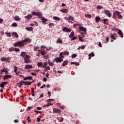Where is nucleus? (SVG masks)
<instances>
[{"label": "nucleus", "instance_id": "1", "mask_svg": "<svg viewBox=\"0 0 124 124\" xmlns=\"http://www.w3.org/2000/svg\"><path fill=\"white\" fill-rule=\"evenodd\" d=\"M28 41H30V39L25 38L24 40H22V41H18V42H16L15 44H14L13 46L14 47H18L19 45H26Z\"/></svg>", "mask_w": 124, "mask_h": 124}, {"label": "nucleus", "instance_id": "22", "mask_svg": "<svg viewBox=\"0 0 124 124\" xmlns=\"http://www.w3.org/2000/svg\"><path fill=\"white\" fill-rule=\"evenodd\" d=\"M23 80H21V81L20 82H18L16 84V85L18 86V87H19V88H21V87H22V86H23Z\"/></svg>", "mask_w": 124, "mask_h": 124}, {"label": "nucleus", "instance_id": "57", "mask_svg": "<svg viewBox=\"0 0 124 124\" xmlns=\"http://www.w3.org/2000/svg\"><path fill=\"white\" fill-rule=\"evenodd\" d=\"M102 6H100V5H99V6H97V8L98 9H102Z\"/></svg>", "mask_w": 124, "mask_h": 124}, {"label": "nucleus", "instance_id": "21", "mask_svg": "<svg viewBox=\"0 0 124 124\" xmlns=\"http://www.w3.org/2000/svg\"><path fill=\"white\" fill-rule=\"evenodd\" d=\"M60 11L62 13H67V12H68V9H63L61 10Z\"/></svg>", "mask_w": 124, "mask_h": 124}, {"label": "nucleus", "instance_id": "26", "mask_svg": "<svg viewBox=\"0 0 124 124\" xmlns=\"http://www.w3.org/2000/svg\"><path fill=\"white\" fill-rule=\"evenodd\" d=\"M95 22L96 23H98L99 21H100V17L99 16H96L95 18Z\"/></svg>", "mask_w": 124, "mask_h": 124}, {"label": "nucleus", "instance_id": "49", "mask_svg": "<svg viewBox=\"0 0 124 124\" xmlns=\"http://www.w3.org/2000/svg\"><path fill=\"white\" fill-rule=\"evenodd\" d=\"M17 70H18V67L15 66L14 72H17Z\"/></svg>", "mask_w": 124, "mask_h": 124}, {"label": "nucleus", "instance_id": "17", "mask_svg": "<svg viewBox=\"0 0 124 124\" xmlns=\"http://www.w3.org/2000/svg\"><path fill=\"white\" fill-rule=\"evenodd\" d=\"M25 68H26V69H31L32 68V65L30 64L26 65Z\"/></svg>", "mask_w": 124, "mask_h": 124}, {"label": "nucleus", "instance_id": "58", "mask_svg": "<svg viewBox=\"0 0 124 124\" xmlns=\"http://www.w3.org/2000/svg\"><path fill=\"white\" fill-rule=\"evenodd\" d=\"M46 48V46H41V49H45Z\"/></svg>", "mask_w": 124, "mask_h": 124}, {"label": "nucleus", "instance_id": "39", "mask_svg": "<svg viewBox=\"0 0 124 124\" xmlns=\"http://www.w3.org/2000/svg\"><path fill=\"white\" fill-rule=\"evenodd\" d=\"M6 58L5 57H1L0 58V61L1 62H5Z\"/></svg>", "mask_w": 124, "mask_h": 124}, {"label": "nucleus", "instance_id": "28", "mask_svg": "<svg viewBox=\"0 0 124 124\" xmlns=\"http://www.w3.org/2000/svg\"><path fill=\"white\" fill-rule=\"evenodd\" d=\"M74 31H72L71 32L70 34L69 35V38H72V37H73L74 36Z\"/></svg>", "mask_w": 124, "mask_h": 124}, {"label": "nucleus", "instance_id": "15", "mask_svg": "<svg viewBox=\"0 0 124 124\" xmlns=\"http://www.w3.org/2000/svg\"><path fill=\"white\" fill-rule=\"evenodd\" d=\"M108 20L109 19L106 18L103 19L104 25H109V21H108Z\"/></svg>", "mask_w": 124, "mask_h": 124}, {"label": "nucleus", "instance_id": "24", "mask_svg": "<svg viewBox=\"0 0 124 124\" xmlns=\"http://www.w3.org/2000/svg\"><path fill=\"white\" fill-rule=\"evenodd\" d=\"M26 30H27V31H33V28L32 27H27L26 28Z\"/></svg>", "mask_w": 124, "mask_h": 124}, {"label": "nucleus", "instance_id": "13", "mask_svg": "<svg viewBox=\"0 0 124 124\" xmlns=\"http://www.w3.org/2000/svg\"><path fill=\"white\" fill-rule=\"evenodd\" d=\"M23 80L24 81H27V80H32V77L31 76L26 77L24 78Z\"/></svg>", "mask_w": 124, "mask_h": 124}, {"label": "nucleus", "instance_id": "9", "mask_svg": "<svg viewBox=\"0 0 124 124\" xmlns=\"http://www.w3.org/2000/svg\"><path fill=\"white\" fill-rule=\"evenodd\" d=\"M71 29L67 28V27H64L63 29H62V31H63L64 32H71Z\"/></svg>", "mask_w": 124, "mask_h": 124}, {"label": "nucleus", "instance_id": "4", "mask_svg": "<svg viewBox=\"0 0 124 124\" xmlns=\"http://www.w3.org/2000/svg\"><path fill=\"white\" fill-rule=\"evenodd\" d=\"M31 59V56L30 55H26L24 58V62L26 63H31V61L30 60Z\"/></svg>", "mask_w": 124, "mask_h": 124}, {"label": "nucleus", "instance_id": "42", "mask_svg": "<svg viewBox=\"0 0 124 124\" xmlns=\"http://www.w3.org/2000/svg\"><path fill=\"white\" fill-rule=\"evenodd\" d=\"M71 57L73 59H74V58H76V57H77V54H73V55H72Z\"/></svg>", "mask_w": 124, "mask_h": 124}, {"label": "nucleus", "instance_id": "27", "mask_svg": "<svg viewBox=\"0 0 124 124\" xmlns=\"http://www.w3.org/2000/svg\"><path fill=\"white\" fill-rule=\"evenodd\" d=\"M53 19H54V20H56V21H60V20H61V18L58 16H53Z\"/></svg>", "mask_w": 124, "mask_h": 124}, {"label": "nucleus", "instance_id": "55", "mask_svg": "<svg viewBox=\"0 0 124 124\" xmlns=\"http://www.w3.org/2000/svg\"><path fill=\"white\" fill-rule=\"evenodd\" d=\"M111 39H113L114 40H115L116 39V38L115 37V36H114V35H112L111 36Z\"/></svg>", "mask_w": 124, "mask_h": 124}, {"label": "nucleus", "instance_id": "2", "mask_svg": "<svg viewBox=\"0 0 124 124\" xmlns=\"http://www.w3.org/2000/svg\"><path fill=\"white\" fill-rule=\"evenodd\" d=\"M54 62H56L57 63H59V62H63V58L60 56L59 57H56L53 60Z\"/></svg>", "mask_w": 124, "mask_h": 124}, {"label": "nucleus", "instance_id": "25", "mask_svg": "<svg viewBox=\"0 0 124 124\" xmlns=\"http://www.w3.org/2000/svg\"><path fill=\"white\" fill-rule=\"evenodd\" d=\"M14 19L15 21H21V18L18 16H15Z\"/></svg>", "mask_w": 124, "mask_h": 124}, {"label": "nucleus", "instance_id": "8", "mask_svg": "<svg viewBox=\"0 0 124 124\" xmlns=\"http://www.w3.org/2000/svg\"><path fill=\"white\" fill-rule=\"evenodd\" d=\"M38 53H40L42 56H45L47 54V51L45 50L40 49L38 51Z\"/></svg>", "mask_w": 124, "mask_h": 124}, {"label": "nucleus", "instance_id": "23", "mask_svg": "<svg viewBox=\"0 0 124 124\" xmlns=\"http://www.w3.org/2000/svg\"><path fill=\"white\" fill-rule=\"evenodd\" d=\"M36 16H38L39 18H41L42 17V14L40 12H38Z\"/></svg>", "mask_w": 124, "mask_h": 124}, {"label": "nucleus", "instance_id": "45", "mask_svg": "<svg viewBox=\"0 0 124 124\" xmlns=\"http://www.w3.org/2000/svg\"><path fill=\"white\" fill-rule=\"evenodd\" d=\"M54 25H55V23H54L49 24V28H52V27H53V26H54Z\"/></svg>", "mask_w": 124, "mask_h": 124}, {"label": "nucleus", "instance_id": "19", "mask_svg": "<svg viewBox=\"0 0 124 124\" xmlns=\"http://www.w3.org/2000/svg\"><path fill=\"white\" fill-rule=\"evenodd\" d=\"M118 34L119 35H120L121 38H123L124 37V33H123V31H122V30H119L118 31Z\"/></svg>", "mask_w": 124, "mask_h": 124}, {"label": "nucleus", "instance_id": "35", "mask_svg": "<svg viewBox=\"0 0 124 124\" xmlns=\"http://www.w3.org/2000/svg\"><path fill=\"white\" fill-rule=\"evenodd\" d=\"M57 43H60L61 44H62V40L58 39H57V41H56Z\"/></svg>", "mask_w": 124, "mask_h": 124}, {"label": "nucleus", "instance_id": "64", "mask_svg": "<svg viewBox=\"0 0 124 124\" xmlns=\"http://www.w3.org/2000/svg\"><path fill=\"white\" fill-rule=\"evenodd\" d=\"M37 86L38 87H40V86H41V82H38L37 83Z\"/></svg>", "mask_w": 124, "mask_h": 124}, {"label": "nucleus", "instance_id": "47", "mask_svg": "<svg viewBox=\"0 0 124 124\" xmlns=\"http://www.w3.org/2000/svg\"><path fill=\"white\" fill-rule=\"evenodd\" d=\"M72 39H71V41H73V40H76V39H77V37L74 36L72 38H71Z\"/></svg>", "mask_w": 124, "mask_h": 124}, {"label": "nucleus", "instance_id": "37", "mask_svg": "<svg viewBox=\"0 0 124 124\" xmlns=\"http://www.w3.org/2000/svg\"><path fill=\"white\" fill-rule=\"evenodd\" d=\"M14 50H15V48L13 47H11L9 49V51H10V52H13Z\"/></svg>", "mask_w": 124, "mask_h": 124}, {"label": "nucleus", "instance_id": "59", "mask_svg": "<svg viewBox=\"0 0 124 124\" xmlns=\"http://www.w3.org/2000/svg\"><path fill=\"white\" fill-rule=\"evenodd\" d=\"M47 94H48L49 97H50L51 96V92H50V91L48 92Z\"/></svg>", "mask_w": 124, "mask_h": 124}, {"label": "nucleus", "instance_id": "56", "mask_svg": "<svg viewBox=\"0 0 124 124\" xmlns=\"http://www.w3.org/2000/svg\"><path fill=\"white\" fill-rule=\"evenodd\" d=\"M0 87L1 88H4V85L3 84V82L0 84Z\"/></svg>", "mask_w": 124, "mask_h": 124}, {"label": "nucleus", "instance_id": "5", "mask_svg": "<svg viewBox=\"0 0 124 124\" xmlns=\"http://www.w3.org/2000/svg\"><path fill=\"white\" fill-rule=\"evenodd\" d=\"M122 13L120 12L119 11H116L115 12L113 13V19H117L118 16H119V14H121Z\"/></svg>", "mask_w": 124, "mask_h": 124}, {"label": "nucleus", "instance_id": "16", "mask_svg": "<svg viewBox=\"0 0 124 124\" xmlns=\"http://www.w3.org/2000/svg\"><path fill=\"white\" fill-rule=\"evenodd\" d=\"M25 18L27 19V20H30V19H31L32 18V16L31 14H29L28 16H25Z\"/></svg>", "mask_w": 124, "mask_h": 124}, {"label": "nucleus", "instance_id": "33", "mask_svg": "<svg viewBox=\"0 0 124 124\" xmlns=\"http://www.w3.org/2000/svg\"><path fill=\"white\" fill-rule=\"evenodd\" d=\"M5 33L7 35V37H11V33L10 32H6Z\"/></svg>", "mask_w": 124, "mask_h": 124}, {"label": "nucleus", "instance_id": "31", "mask_svg": "<svg viewBox=\"0 0 124 124\" xmlns=\"http://www.w3.org/2000/svg\"><path fill=\"white\" fill-rule=\"evenodd\" d=\"M41 20H43V23H45L46 22H47L48 19H47L46 18H44V17H42L41 18Z\"/></svg>", "mask_w": 124, "mask_h": 124}, {"label": "nucleus", "instance_id": "6", "mask_svg": "<svg viewBox=\"0 0 124 124\" xmlns=\"http://www.w3.org/2000/svg\"><path fill=\"white\" fill-rule=\"evenodd\" d=\"M104 13L107 15V16H108L109 18L112 17V14L110 12V11L108 10H105Z\"/></svg>", "mask_w": 124, "mask_h": 124}, {"label": "nucleus", "instance_id": "54", "mask_svg": "<svg viewBox=\"0 0 124 124\" xmlns=\"http://www.w3.org/2000/svg\"><path fill=\"white\" fill-rule=\"evenodd\" d=\"M13 27H17L18 25H17V23H14L12 24Z\"/></svg>", "mask_w": 124, "mask_h": 124}, {"label": "nucleus", "instance_id": "48", "mask_svg": "<svg viewBox=\"0 0 124 124\" xmlns=\"http://www.w3.org/2000/svg\"><path fill=\"white\" fill-rule=\"evenodd\" d=\"M48 64L50 66H53V65H54V62H48Z\"/></svg>", "mask_w": 124, "mask_h": 124}, {"label": "nucleus", "instance_id": "11", "mask_svg": "<svg viewBox=\"0 0 124 124\" xmlns=\"http://www.w3.org/2000/svg\"><path fill=\"white\" fill-rule=\"evenodd\" d=\"M21 83H23V84L24 85V86H31V82H30V81H24L22 80Z\"/></svg>", "mask_w": 124, "mask_h": 124}, {"label": "nucleus", "instance_id": "14", "mask_svg": "<svg viewBox=\"0 0 124 124\" xmlns=\"http://www.w3.org/2000/svg\"><path fill=\"white\" fill-rule=\"evenodd\" d=\"M68 62H69L68 61H64L62 62V66H63V67H64V66H66V65H67V64H68Z\"/></svg>", "mask_w": 124, "mask_h": 124}, {"label": "nucleus", "instance_id": "53", "mask_svg": "<svg viewBox=\"0 0 124 124\" xmlns=\"http://www.w3.org/2000/svg\"><path fill=\"white\" fill-rule=\"evenodd\" d=\"M86 48V46L84 45H83L82 46H80V49H82V50H84Z\"/></svg>", "mask_w": 124, "mask_h": 124}, {"label": "nucleus", "instance_id": "61", "mask_svg": "<svg viewBox=\"0 0 124 124\" xmlns=\"http://www.w3.org/2000/svg\"><path fill=\"white\" fill-rule=\"evenodd\" d=\"M34 112H35V113H39V114H41V113H42V112H41V111H37L35 110H34Z\"/></svg>", "mask_w": 124, "mask_h": 124}, {"label": "nucleus", "instance_id": "29", "mask_svg": "<svg viewBox=\"0 0 124 124\" xmlns=\"http://www.w3.org/2000/svg\"><path fill=\"white\" fill-rule=\"evenodd\" d=\"M37 65L39 67H40L41 66H43V63L42 62H38L37 63Z\"/></svg>", "mask_w": 124, "mask_h": 124}, {"label": "nucleus", "instance_id": "38", "mask_svg": "<svg viewBox=\"0 0 124 124\" xmlns=\"http://www.w3.org/2000/svg\"><path fill=\"white\" fill-rule=\"evenodd\" d=\"M78 39H79V41H80L81 42H84V40H83V37H78Z\"/></svg>", "mask_w": 124, "mask_h": 124}, {"label": "nucleus", "instance_id": "63", "mask_svg": "<svg viewBox=\"0 0 124 124\" xmlns=\"http://www.w3.org/2000/svg\"><path fill=\"white\" fill-rule=\"evenodd\" d=\"M59 122H60V123L63 122V118L62 117H61V121H59Z\"/></svg>", "mask_w": 124, "mask_h": 124}, {"label": "nucleus", "instance_id": "43", "mask_svg": "<svg viewBox=\"0 0 124 124\" xmlns=\"http://www.w3.org/2000/svg\"><path fill=\"white\" fill-rule=\"evenodd\" d=\"M50 69H51V68L49 66L45 68V70H50Z\"/></svg>", "mask_w": 124, "mask_h": 124}, {"label": "nucleus", "instance_id": "60", "mask_svg": "<svg viewBox=\"0 0 124 124\" xmlns=\"http://www.w3.org/2000/svg\"><path fill=\"white\" fill-rule=\"evenodd\" d=\"M46 87V85L44 84L42 86H41L40 89H44V88H45Z\"/></svg>", "mask_w": 124, "mask_h": 124}, {"label": "nucleus", "instance_id": "62", "mask_svg": "<svg viewBox=\"0 0 124 124\" xmlns=\"http://www.w3.org/2000/svg\"><path fill=\"white\" fill-rule=\"evenodd\" d=\"M37 121L38 122H40V121H41V119H40V118L37 117Z\"/></svg>", "mask_w": 124, "mask_h": 124}, {"label": "nucleus", "instance_id": "32", "mask_svg": "<svg viewBox=\"0 0 124 124\" xmlns=\"http://www.w3.org/2000/svg\"><path fill=\"white\" fill-rule=\"evenodd\" d=\"M10 60L11 58L10 57H8L7 58H6V60H5V62H10Z\"/></svg>", "mask_w": 124, "mask_h": 124}, {"label": "nucleus", "instance_id": "41", "mask_svg": "<svg viewBox=\"0 0 124 124\" xmlns=\"http://www.w3.org/2000/svg\"><path fill=\"white\" fill-rule=\"evenodd\" d=\"M85 17H88L89 19H91V18H92V15L90 14L85 15Z\"/></svg>", "mask_w": 124, "mask_h": 124}, {"label": "nucleus", "instance_id": "12", "mask_svg": "<svg viewBox=\"0 0 124 124\" xmlns=\"http://www.w3.org/2000/svg\"><path fill=\"white\" fill-rule=\"evenodd\" d=\"M79 30H80L81 31H84L85 32V34H87V29L82 27V26H79Z\"/></svg>", "mask_w": 124, "mask_h": 124}, {"label": "nucleus", "instance_id": "30", "mask_svg": "<svg viewBox=\"0 0 124 124\" xmlns=\"http://www.w3.org/2000/svg\"><path fill=\"white\" fill-rule=\"evenodd\" d=\"M1 72H5V74H8V71L5 69H2L0 70Z\"/></svg>", "mask_w": 124, "mask_h": 124}, {"label": "nucleus", "instance_id": "7", "mask_svg": "<svg viewBox=\"0 0 124 124\" xmlns=\"http://www.w3.org/2000/svg\"><path fill=\"white\" fill-rule=\"evenodd\" d=\"M61 113H62V111L60 109L57 108H53V114H61Z\"/></svg>", "mask_w": 124, "mask_h": 124}, {"label": "nucleus", "instance_id": "34", "mask_svg": "<svg viewBox=\"0 0 124 124\" xmlns=\"http://www.w3.org/2000/svg\"><path fill=\"white\" fill-rule=\"evenodd\" d=\"M68 19H69V21L70 20H72V21H73L74 20V17L72 16H70V15H69L68 16Z\"/></svg>", "mask_w": 124, "mask_h": 124}, {"label": "nucleus", "instance_id": "10", "mask_svg": "<svg viewBox=\"0 0 124 124\" xmlns=\"http://www.w3.org/2000/svg\"><path fill=\"white\" fill-rule=\"evenodd\" d=\"M12 78V76L11 75H6L3 77V79L5 81V80H7V79H9Z\"/></svg>", "mask_w": 124, "mask_h": 124}, {"label": "nucleus", "instance_id": "3", "mask_svg": "<svg viewBox=\"0 0 124 124\" xmlns=\"http://www.w3.org/2000/svg\"><path fill=\"white\" fill-rule=\"evenodd\" d=\"M69 55V52L65 51L64 52H62L59 54V57H61L62 59H64V56H68Z\"/></svg>", "mask_w": 124, "mask_h": 124}, {"label": "nucleus", "instance_id": "18", "mask_svg": "<svg viewBox=\"0 0 124 124\" xmlns=\"http://www.w3.org/2000/svg\"><path fill=\"white\" fill-rule=\"evenodd\" d=\"M12 36H15L16 38H18L19 37V35H18V34L16 32H14L12 33Z\"/></svg>", "mask_w": 124, "mask_h": 124}, {"label": "nucleus", "instance_id": "52", "mask_svg": "<svg viewBox=\"0 0 124 124\" xmlns=\"http://www.w3.org/2000/svg\"><path fill=\"white\" fill-rule=\"evenodd\" d=\"M112 31H118V29L116 28V27H113L112 28Z\"/></svg>", "mask_w": 124, "mask_h": 124}, {"label": "nucleus", "instance_id": "40", "mask_svg": "<svg viewBox=\"0 0 124 124\" xmlns=\"http://www.w3.org/2000/svg\"><path fill=\"white\" fill-rule=\"evenodd\" d=\"M47 65V62H44V65L42 66V68H44L45 67H46Z\"/></svg>", "mask_w": 124, "mask_h": 124}, {"label": "nucleus", "instance_id": "20", "mask_svg": "<svg viewBox=\"0 0 124 124\" xmlns=\"http://www.w3.org/2000/svg\"><path fill=\"white\" fill-rule=\"evenodd\" d=\"M26 55H27V52L25 51L22 52L20 53V56L22 57V58H25V56H26Z\"/></svg>", "mask_w": 124, "mask_h": 124}, {"label": "nucleus", "instance_id": "44", "mask_svg": "<svg viewBox=\"0 0 124 124\" xmlns=\"http://www.w3.org/2000/svg\"><path fill=\"white\" fill-rule=\"evenodd\" d=\"M14 51L15 52H20V49L18 48H15Z\"/></svg>", "mask_w": 124, "mask_h": 124}, {"label": "nucleus", "instance_id": "51", "mask_svg": "<svg viewBox=\"0 0 124 124\" xmlns=\"http://www.w3.org/2000/svg\"><path fill=\"white\" fill-rule=\"evenodd\" d=\"M39 47L38 46H35L34 48V51H37Z\"/></svg>", "mask_w": 124, "mask_h": 124}, {"label": "nucleus", "instance_id": "36", "mask_svg": "<svg viewBox=\"0 0 124 124\" xmlns=\"http://www.w3.org/2000/svg\"><path fill=\"white\" fill-rule=\"evenodd\" d=\"M26 120L28 121V123H31V117L28 116Z\"/></svg>", "mask_w": 124, "mask_h": 124}, {"label": "nucleus", "instance_id": "50", "mask_svg": "<svg viewBox=\"0 0 124 124\" xmlns=\"http://www.w3.org/2000/svg\"><path fill=\"white\" fill-rule=\"evenodd\" d=\"M118 19H123V16L121 15V14L118 15Z\"/></svg>", "mask_w": 124, "mask_h": 124}, {"label": "nucleus", "instance_id": "46", "mask_svg": "<svg viewBox=\"0 0 124 124\" xmlns=\"http://www.w3.org/2000/svg\"><path fill=\"white\" fill-rule=\"evenodd\" d=\"M37 13H36L35 12H31V14H32V15H33V16H36Z\"/></svg>", "mask_w": 124, "mask_h": 124}]
</instances>
